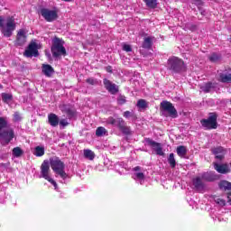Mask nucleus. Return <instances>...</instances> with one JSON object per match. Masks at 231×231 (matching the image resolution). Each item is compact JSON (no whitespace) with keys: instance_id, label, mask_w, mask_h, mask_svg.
Wrapping results in <instances>:
<instances>
[{"instance_id":"f257e3e1","label":"nucleus","mask_w":231,"mask_h":231,"mask_svg":"<svg viewBox=\"0 0 231 231\" xmlns=\"http://www.w3.org/2000/svg\"><path fill=\"white\" fill-rule=\"evenodd\" d=\"M0 28L4 37H12L14 32H15V28H17L15 18L9 16L5 20H3V17L0 16Z\"/></svg>"},{"instance_id":"f03ea898","label":"nucleus","mask_w":231,"mask_h":231,"mask_svg":"<svg viewBox=\"0 0 231 231\" xmlns=\"http://www.w3.org/2000/svg\"><path fill=\"white\" fill-rule=\"evenodd\" d=\"M50 164L56 176H60L61 180L68 179V173H66V171H64V169H66V166L64 165V162L60 161V159H59V157L50 159Z\"/></svg>"},{"instance_id":"7ed1b4c3","label":"nucleus","mask_w":231,"mask_h":231,"mask_svg":"<svg viewBox=\"0 0 231 231\" xmlns=\"http://www.w3.org/2000/svg\"><path fill=\"white\" fill-rule=\"evenodd\" d=\"M106 124L117 127L123 134H131V128L125 125V121L122 117H108L106 119Z\"/></svg>"},{"instance_id":"20e7f679","label":"nucleus","mask_w":231,"mask_h":231,"mask_svg":"<svg viewBox=\"0 0 231 231\" xmlns=\"http://www.w3.org/2000/svg\"><path fill=\"white\" fill-rule=\"evenodd\" d=\"M184 67L185 63L181 60V59L175 56L169 58L167 61V69L174 73H180Z\"/></svg>"},{"instance_id":"39448f33","label":"nucleus","mask_w":231,"mask_h":231,"mask_svg":"<svg viewBox=\"0 0 231 231\" xmlns=\"http://www.w3.org/2000/svg\"><path fill=\"white\" fill-rule=\"evenodd\" d=\"M161 111L164 116H171V118H178V111L172 103L169 101H162L161 103Z\"/></svg>"},{"instance_id":"423d86ee","label":"nucleus","mask_w":231,"mask_h":231,"mask_svg":"<svg viewBox=\"0 0 231 231\" xmlns=\"http://www.w3.org/2000/svg\"><path fill=\"white\" fill-rule=\"evenodd\" d=\"M52 57L55 59H59L61 55H66V48H64V42L62 40L56 38L53 41V44L51 47Z\"/></svg>"},{"instance_id":"0eeeda50","label":"nucleus","mask_w":231,"mask_h":231,"mask_svg":"<svg viewBox=\"0 0 231 231\" xmlns=\"http://www.w3.org/2000/svg\"><path fill=\"white\" fill-rule=\"evenodd\" d=\"M41 174L42 178H44V180H47V181L51 183L55 190H57V182L50 176V162L47 161H44L41 166Z\"/></svg>"},{"instance_id":"6e6552de","label":"nucleus","mask_w":231,"mask_h":231,"mask_svg":"<svg viewBox=\"0 0 231 231\" xmlns=\"http://www.w3.org/2000/svg\"><path fill=\"white\" fill-rule=\"evenodd\" d=\"M202 127L205 129H217V115L212 113L208 119H202L200 121Z\"/></svg>"},{"instance_id":"1a4fd4ad","label":"nucleus","mask_w":231,"mask_h":231,"mask_svg":"<svg viewBox=\"0 0 231 231\" xmlns=\"http://www.w3.org/2000/svg\"><path fill=\"white\" fill-rule=\"evenodd\" d=\"M40 14L47 23H53V21H57V18L59 17L57 10H51L48 8H42Z\"/></svg>"},{"instance_id":"9d476101","label":"nucleus","mask_w":231,"mask_h":231,"mask_svg":"<svg viewBox=\"0 0 231 231\" xmlns=\"http://www.w3.org/2000/svg\"><path fill=\"white\" fill-rule=\"evenodd\" d=\"M15 134L12 128L4 130L0 133V140H2L3 145H8L13 140Z\"/></svg>"},{"instance_id":"9b49d317","label":"nucleus","mask_w":231,"mask_h":231,"mask_svg":"<svg viewBox=\"0 0 231 231\" xmlns=\"http://www.w3.org/2000/svg\"><path fill=\"white\" fill-rule=\"evenodd\" d=\"M145 142L149 145V147H151V149H152V151H154V152L158 156H163V154H165L163 152V148L162 147V143H157V142L153 141L152 139H149V138L146 139Z\"/></svg>"},{"instance_id":"f8f14e48","label":"nucleus","mask_w":231,"mask_h":231,"mask_svg":"<svg viewBox=\"0 0 231 231\" xmlns=\"http://www.w3.org/2000/svg\"><path fill=\"white\" fill-rule=\"evenodd\" d=\"M27 32L24 29H20L16 34V40L14 42L15 46H24L26 44Z\"/></svg>"},{"instance_id":"ddd939ff","label":"nucleus","mask_w":231,"mask_h":231,"mask_svg":"<svg viewBox=\"0 0 231 231\" xmlns=\"http://www.w3.org/2000/svg\"><path fill=\"white\" fill-rule=\"evenodd\" d=\"M103 84L106 89V91H108V93H110V95H116V93H118V86L113 82H111V80L105 79L103 80Z\"/></svg>"},{"instance_id":"4468645a","label":"nucleus","mask_w":231,"mask_h":231,"mask_svg":"<svg viewBox=\"0 0 231 231\" xmlns=\"http://www.w3.org/2000/svg\"><path fill=\"white\" fill-rule=\"evenodd\" d=\"M25 57H39V51L37 50V43L32 42L29 44L27 50L24 51Z\"/></svg>"},{"instance_id":"2eb2a0df","label":"nucleus","mask_w":231,"mask_h":231,"mask_svg":"<svg viewBox=\"0 0 231 231\" xmlns=\"http://www.w3.org/2000/svg\"><path fill=\"white\" fill-rule=\"evenodd\" d=\"M141 169L142 168L140 166H136L135 168H134V171L135 172L133 174V178L137 183H140V185H143V181H145V175L143 174V172L140 171Z\"/></svg>"},{"instance_id":"dca6fc26","label":"nucleus","mask_w":231,"mask_h":231,"mask_svg":"<svg viewBox=\"0 0 231 231\" xmlns=\"http://www.w3.org/2000/svg\"><path fill=\"white\" fill-rule=\"evenodd\" d=\"M216 88H217V84L212 83V82H208L204 85H200V89L204 93H210V92L214 91L216 89Z\"/></svg>"},{"instance_id":"f3484780","label":"nucleus","mask_w":231,"mask_h":231,"mask_svg":"<svg viewBox=\"0 0 231 231\" xmlns=\"http://www.w3.org/2000/svg\"><path fill=\"white\" fill-rule=\"evenodd\" d=\"M214 168L217 171V172H219V174H226L230 172V168L228 167V164L215 163Z\"/></svg>"},{"instance_id":"a211bd4d","label":"nucleus","mask_w":231,"mask_h":231,"mask_svg":"<svg viewBox=\"0 0 231 231\" xmlns=\"http://www.w3.org/2000/svg\"><path fill=\"white\" fill-rule=\"evenodd\" d=\"M193 185L199 192L205 190V182H203L200 177L193 179Z\"/></svg>"},{"instance_id":"6ab92c4d","label":"nucleus","mask_w":231,"mask_h":231,"mask_svg":"<svg viewBox=\"0 0 231 231\" xmlns=\"http://www.w3.org/2000/svg\"><path fill=\"white\" fill-rule=\"evenodd\" d=\"M212 152L213 154H215L217 160H223V158H225V154H226V151H225L221 146L214 148Z\"/></svg>"},{"instance_id":"aec40b11","label":"nucleus","mask_w":231,"mask_h":231,"mask_svg":"<svg viewBox=\"0 0 231 231\" xmlns=\"http://www.w3.org/2000/svg\"><path fill=\"white\" fill-rule=\"evenodd\" d=\"M42 71L45 77H51V75H53L54 69L51 65L42 64Z\"/></svg>"},{"instance_id":"412c9836","label":"nucleus","mask_w":231,"mask_h":231,"mask_svg":"<svg viewBox=\"0 0 231 231\" xmlns=\"http://www.w3.org/2000/svg\"><path fill=\"white\" fill-rule=\"evenodd\" d=\"M48 120L51 127H57L59 125V116L55 114H49Z\"/></svg>"},{"instance_id":"4be33fe9","label":"nucleus","mask_w":231,"mask_h":231,"mask_svg":"<svg viewBox=\"0 0 231 231\" xmlns=\"http://www.w3.org/2000/svg\"><path fill=\"white\" fill-rule=\"evenodd\" d=\"M153 41H154V37L152 36L145 37L143 42V48H144L145 50H151V48H152Z\"/></svg>"},{"instance_id":"5701e85b","label":"nucleus","mask_w":231,"mask_h":231,"mask_svg":"<svg viewBox=\"0 0 231 231\" xmlns=\"http://www.w3.org/2000/svg\"><path fill=\"white\" fill-rule=\"evenodd\" d=\"M218 80H220V82H224V83L231 82V73H229L227 71H224V72L220 73Z\"/></svg>"},{"instance_id":"b1692460","label":"nucleus","mask_w":231,"mask_h":231,"mask_svg":"<svg viewBox=\"0 0 231 231\" xmlns=\"http://www.w3.org/2000/svg\"><path fill=\"white\" fill-rule=\"evenodd\" d=\"M60 108L62 113H66V115H68L69 116H73V115H75V111H73L71 107H69V106L68 105H62L60 106Z\"/></svg>"},{"instance_id":"393cba45","label":"nucleus","mask_w":231,"mask_h":231,"mask_svg":"<svg viewBox=\"0 0 231 231\" xmlns=\"http://www.w3.org/2000/svg\"><path fill=\"white\" fill-rule=\"evenodd\" d=\"M177 154L180 158H185L187 155V147L185 146H178L177 147Z\"/></svg>"},{"instance_id":"a878e982","label":"nucleus","mask_w":231,"mask_h":231,"mask_svg":"<svg viewBox=\"0 0 231 231\" xmlns=\"http://www.w3.org/2000/svg\"><path fill=\"white\" fill-rule=\"evenodd\" d=\"M96 136H107V130L104 126L97 127Z\"/></svg>"},{"instance_id":"bb28decb","label":"nucleus","mask_w":231,"mask_h":231,"mask_svg":"<svg viewBox=\"0 0 231 231\" xmlns=\"http://www.w3.org/2000/svg\"><path fill=\"white\" fill-rule=\"evenodd\" d=\"M203 181H214V176L212 173L205 172L200 175Z\"/></svg>"},{"instance_id":"cd10ccee","label":"nucleus","mask_w":231,"mask_h":231,"mask_svg":"<svg viewBox=\"0 0 231 231\" xmlns=\"http://www.w3.org/2000/svg\"><path fill=\"white\" fill-rule=\"evenodd\" d=\"M12 98H14V96L12 94L8 93H2V100L5 102V104H9L12 102Z\"/></svg>"},{"instance_id":"c85d7f7f","label":"nucleus","mask_w":231,"mask_h":231,"mask_svg":"<svg viewBox=\"0 0 231 231\" xmlns=\"http://www.w3.org/2000/svg\"><path fill=\"white\" fill-rule=\"evenodd\" d=\"M219 187L222 190H231V183L226 180L220 181Z\"/></svg>"},{"instance_id":"c756f323","label":"nucleus","mask_w":231,"mask_h":231,"mask_svg":"<svg viewBox=\"0 0 231 231\" xmlns=\"http://www.w3.org/2000/svg\"><path fill=\"white\" fill-rule=\"evenodd\" d=\"M84 157L87 160H95V152L91 150H84Z\"/></svg>"},{"instance_id":"7c9ffc66","label":"nucleus","mask_w":231,"mask_h":231,"mask_svg":"<svg viewBox=\"0 0 231 231\" xmlns=\"http://www.w3.org/2000/svg\"><path fill=\"white\" fill-rule=\"evenodd\" d=\"M146 6L148 8H156L158 6V1L157 0H143Z\"/></svg>"},{"instance_id":"2f4dec72","label":"nucleus","mask_w":231,"mask_h":231,"mask_svg":"<svg viewBox=\"0 0 231 231\" xmlns=\"http://www.w3.org/2000/svg\"><path fill=\"white\" fill-rule=\"evenodd\" d=\"M168 162L170 163V167H171V169L176 167V159L174 158V153H170Z\"/></svg>"},{"instance_id":"473e14b6","label":"nucleus","mask_w":231,"mask_h":231,"mask_svg":"<svg viewBox=\"0 0 231 231\" xmlns=\"http://www.w3.org/2000/svg\"><path fill=\"white\" fill-rule=\"evenodd\" d=\"M209 60L210 62H219V60H221V55L217 53H212L209 56Z\"/></svg>"},{"instance_id":"72a5a7b5","label":"nucleus","mask_w":231,"mask_h":231,"mask_svg":"<svg viewBox=\"0 0 231 231\" xmlns=\"http://www.w3.org/2000/svg\"><path fill=\"white\" fill-rule=\"evenodd\" d=\"M35 156H44V148L37 146L34 150Z\"/></svg>"},{"instance_id":"f704fd0d","label":"nucleus","mask_w":231,"mask_h":231,"mask_svg":"<svg viewBox=\"0 0 231 231\" xmlns=\"http://www.w3.org/2000/svg\"><path fill=\"white\" fill-rule=\"evenodd\" d=\"M13 154L16 158H19L20 156H23V150L19 147H15L13 149Z\"/></svg>"},{"instance_id":"c9c22d12","label":"nucleus","mask_w":231,"mask_h":231,"mask_svg":"<svg viewBox=\"0 0 231 231\" xmlns=\"http://www.w3.org/2000/svg\"><path fill=\"white\" fill-rule=\"evenodd\" d=\"M137 107H140L141 109H145L147 107V101L144 99H139L137 102Z\"/></svg>"},{"instance_id":"e433bc0d","label":"nucleus","mask_w":231,"mask_h":231,"mask_svg":"<svg viewBox=\"0 0 231 231\" xmlns=\"http://www.w3.org/2000/svg\"><path fill=\"white\" fill-rule=\"evenodd\" d=\"M8 125V123L5 120L4 117H0V133L3 132V129Z\"/></svg>"},{"instance_id":"4c0bfd02","label":"nucleus","mask_w":231,"mask_h":231,"mask_svg":"<svg viewBox=\"0 0 231 231\" xmlns=\"http://www.w3.org/2000/svg\"><path fill=\"white\" fill-rule=\"evenodd\" d=\"M125 102H127V100L125 99V96L118 97L117 103L119 104V106H124V104H125Z\"/></svg>"},{"instance_id":"58836bf2","label":"nucleus","mask_w":231,"mask_h":231,"mask_svg":"<svg viewBox=\"0 0 231 231\" xmlns=\"http://www.w3.org/2000/svg\"><path fill=\"white\" fill-rule=\"evenodd\" d=\"M123 50H124V51H127V52L133 51V49L131 48V45H129V44H124Z\"/></svg>"},{"instance_id":"ea45409f","label":"nucleus","mask_w":231,"mask_h":231,"mask_svg":"<svg viewBox=\"0 0 231 231\" xmlns=\"http://www.w3.org/2000/svg\"><path fill=\"white\" fill-rule=\"evenodd\" d=\"M14 122H20V120H21V115L19 114V112L14 113Z\"/></svg>"},{"instance_id":"a19ab883","label":"nucleus","mask_w":231,"mask_h":231,"mask_svg":"<svg viewBox=\"0 0 231 231\" xmlns=\"http://www.w3.org/2000/svg\"><path fill=\"white\" fill-rule=\"evenodd\" d=\"M216 203H217V205H220V207H225V205H226L225 200L222 199H217Z\"/></svg>"},{"instance_id":"79ce46f5","label":"nucleus","mask_w":231,"mask_h":231,"mask_svg":"<svg viewBox=\"0 0 231 231\" xmlns=\"http://www.w3.org/2000/svg\"><path fill=\"white\" fill-rule=\"evenodd\" d=\"M68 121L66 119H61L60 121V125H62V127H66V125H68Z\"/></svg>"},{"instance_id":"37998d69","label":"nucleus","mask_w":231,"mask_h":231,"mask_svg":"<svg viewBox=\"0 0 231 231\" xmlns=\"http://www.w3.org/2000/svg\"><path fill=\"white\" fill-rule=\"evenodd\" d=\"M123 116L125 118H129L131 116V112L130 111H125L124 114H123Z\"/></svg>"},{"instance_id":"c03bdc74","label":"nucleus","mask_w":231,"mask_h":231,"mask_svg":"<svg viewBox=\"0 0 231 231\" xmlns=\"http://www.w3.org/2000/svg\"><path fill=\"white\" fill-rule=\"evenodd\" d=\"M106 70L108 72V73H113V69L111 68V66H108L106 68Z\"/></svg>"},{"instance_id":"a18cd8bd","label":"nucleus","mask_w":231,"mask_h":231,"mask_svg":"<svg viewBox=\"0 0 231 231\" xmlns=\"http://www.w3.org/2000/svg\"><path fill=\"white\" fill-rule=\"evenodd\" d=\"M227 199H228V202L231 203V193H228Z\"/></svg>"},{"instance_id":"49530a36","label":"nucleus","mask_w":231,"mask_h":231,"mask_svg":"<svg viewBox=\"0 0 231 231\" xmlns=\"http://www.w3.org/2000/svg\"><path fill=\"white\" fill-rule=\"evenodd\" d=\"M87 82H88L89 84H93V79H88L87 80Z\"/></svg>"},{"instance_id":"de8ad7c7","label":"nucleus","mask_w":231,"mask_h":231,"mask_svg":"<svg viewBox=\"0 0 231 231\" xmlns=\"http://www.w3.org/2000/svg\"><path fill=\"white\" fill-rule=\"evenodd\" d=\"M65 1V3H71V0H62Z\"/></svg>"}]
</instances>
